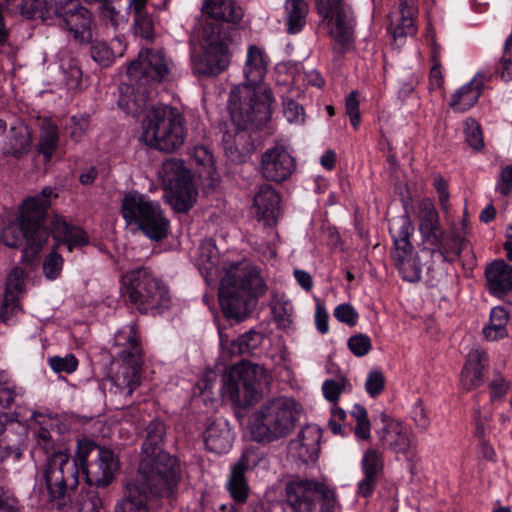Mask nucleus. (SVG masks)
I'll return each instance as SVG.
<instances>
[{"instance_id": "obj_49", "label": "nucleus", "mask_w": 512, "mask_h": 512, "mask_svg": "<svg viewBox=\"0 0 512 512\" xmlns=\"http://www.w3.org/2000/svg\"><path fill=\"white\" fill-rule=\"evenodd\" d=\"M359 93L351 91L345 98V110L349 116L350 123L355 130L358 129L361 122L360 103L358 99Z\"/></svg>"}, {"instance_id": "obj_2", "label": "nucleus", "mask_w": 512, "mask_h": 512, "mask_svg": "<svg viewBox=\"0 0 512 512\" xmlns=\"http://www.w3.org/2000/svg\"><path fill=\"white\" fill-rule=\"evenodd\" d=\"M202 12L211 21L203 26V50L192 57V70L199 78H210L224 72L230 64L229 45L239 36L237 27L243 10L234 0H204Z\"/></svg>"}, {"instance_id": "obj_44", "label": "nucleus", "mask_w": 512, "mask_h": 512, "mask_svg": "<svg viewBox=\"0 0 512 512\" xmlns=\"http://www.w3.org/2000/svg\"><path fill=\"white\" fill-rule=\"evenodd\" d=\"M103 1L104 2L100 7V16L104 21L110 22L115 28H118L127 23V14L129 11L125 14H122L117 10V7L112 3V1Z\"/></svg>"}, {"instance_id": "obj_11", "label": "nucleus", "mask_w": 512, "mask_h": 512, "mask_svg": "<svg viewBox=\"0 0 512 512\" xmlns=\"http://www.w3.org/2000/svg\"><path fill=\"white\" fill-rule=\"evenodd\" d=\"M317 14L335 43L334 52L344 57L356 40L357 18L354 8L345 0H318Z\"/></svg>"}, {"instance_id": "obj_3", "label": "nucleus", "mask_w": 512, "mask_h": 512, "mask_svg": "<svg viewBox=\"0 0 512 512\" xmlns=\"http://www.w3.org/2000/svg\"><path fill=\"white\" fill-rule=\"evenodd\" d=\"M237 94L232 91L229 110L233 130L223 133L222 145L227 158L232 162H244L256 149L258 138L255 133L271 119V90L246 91L236 103Z\"/></svg>"}, {"instance_id": "obj_55", "label": "nucleus", "mask_w": 512, "mask_h": 512, "mask_svg": "<svg viewBox=\"0 0 512 512\" xmlns=\"http://www.w3.org/2000/svg\"><path fill=\"white\" fill-rule=\"evenodd\" d=\"M465 136L467 144L475 151H481L484 148V140L481 126L475 121L467 122Z\"/></svg>"}, {"instance_id": "obj_29", "label": "nucleus", "mask_w": 512, "mask_h": 512, "mask_svg": "<svg viewBox=\"0 0 512 512\" xmlns=\"http://www.w3.org/2000/svg\"><path fill=\"white\" fill-rule=\"evenodd\" d=\"M478 75L452 94L449 106L454 112H466L478 102L484 90V83L477 80Z\"/></svg>"}, {"instance_id": "obj_18", "label": "nucleus", "mask_w": 512, "mask_h": 512, "mask_svg": "<svg viewBox=\"0 0 512 512\" xmlns=\"http://www.w3.org/2000/svg\"><path fill=\"white\" fill-rule=\"evenodd\" d=\"M373 427L384 448L397 454H409L413 438L401 422L381 411L373 416Z\"/></svg>"}, {"instance_id": "obj_31", "label": "nucleus", "mask_w": 512, "mask_h": 512, "mask_svg": "<svg viewBox=\"0 0 512 512\" xmlns=\"http://www.w3.org/2000/svg\"><path fill=\"white\" fill-rule=\"evenodd\" d=\"M394 259L403 281L416 283L421 280L423 264L414 250L398 251L394 255Z\"/></svg>"}, {"instance_id": "obj_64", "label": "nucleus", "mask_w": 512, "mask_h": 512, "mask_svg": "<svg viewBox=\"0 0 512 512\" xmlns=\"http://www.w3.org/2000/svg\"><path fill=\"white\" fill-rule=\"evenodd\" d=\"M412 418L417 426L422 431H425L430 424V420L427 416V411L423 406V403L420 399L414 404V407L411 411Z\"/></svg>"}, {"instance_id": "obj_16", "label": "nucleus", "mask_w": 512, "mask_h": 512, "mask_svg": "<svg viewBox=\"0 0 512 512\" xmlns=\"http://www.w3.org/2000/svg\"><path fill=\"white\" fill-rule=\"evenodd\" d=\"M122 286L124 294L139 311L147 313L156 308L160 282L149 268H137L126 273L122 277Z\"/></svg>"}, {"instance_id": "obj_1", "label": "nucleus", "mask_w": 512, "mask_h": 512, "mask_svg": "<svg viewBox=\"0 0 512 512\" xmlns=\"http://www.w3.org/2000/svg\"><path fill=\"white\" fill-rule=\"evenodd\" d=\"M49 422L52 419L43 416L38 420L40 427L35 432V453L45 457L43 474L50 496L60 499L77 488L80 471L85 475L89 458L94 459L102 446L87 438L79 439L72 459L68 446L55 440L48 428L42 426H49Z\"/></svg>"}, {"instance_id": "obj_15", "label": "nucleus", "mask_w": 512, "mask_h": 512, "mask_svg": "<svg viewBox=\"0 0 512 512\" xmlns=\"http://www.w3.org/2000/svg\"><path fill=\"white\" fill-rule=\"evenodd\" d=\"M282 512H334V504L317 481H290L285 488Z\"/></svg>"}, {"instance_id": "obj_47", "label": "nucleus", "mask_w": 512, "mask_h": 512, "mask_svg": "<svg viewBox=\"0 0 512 512\" xmlns=\"http://www.w3.org/2000/svg\"><path fill=\"white\" fill-rule=\"evenodd\" d=\"M333 316L341 323L354 327L359 321V313L350 303H341L333 311Z\"/></svg>"}, {"instance_id": "obj_4", "label": "nucleus", "mask_w": 512, "mask_h": 512, "mask_svg": "<svg viewBox=\"0 0 512 512\" xmlns=\"http://www.w3.org/2000/svg\"><path fill=\"white\" fill-rule=\"evenodd\" d=\"M264 373L263 367L245 360L232 366L220 380L217 372L207 370L196 382L193 395L210 408L219 397L229 400L235 408V415L242 417L260 395Z\"/></svg>"}, {"instance_id": "obj_6", "label": "nucleus", "mask_w": 512, "mask_h": 512, "mask_svg": "<svg viewBox=\"0 0 512 512\" xmlns=\"http://www.w3.org/2000/svg\"><path fill=\"white\" fill-rule=\"evenodd\" d=\"M58 197L51 187L23 200L19 207V217L2 230V241L8 247H18L25 243L22 259L32 261L49 239V232L43 225L52 200Z\"/></svg>"}, {"instance_id": "obj_20", "label": "nucleus", "mask_w": 512, "mask_h": 512, "mask_svg": "<svg viewBox=\"0 0 512 512\" xmlns=\"http://www.w3.org/2000/svg\"><path fill=\"white\" fill-rule=\"evenodd\" d=\"M188 128L183 112L162 103V152L172 153L185 143Z\"/></svg>"}, {"instance_id": "obj_28", "label": "nucleus", "mask_w": 512, "mask_h": 512, "mask_svg": "<svg viewBox=\"0 0 512 512\" xmlns=\"http://www.w3.org/2000/svg\"><path fill=\"white\" fill-rule=\"evenodd\" d=\"M280 195L272 187L266 185L260 188L254 196L253 203L259 218L269 226L275 225L280 209Z\"/></svg>"}, {"instance_id": "obj_13", "label": "nucleus", "mask_w": 512, "mask_h": 512, "mask_svg": "<svg viewBox=\"0 0 512 512\" xmlns=\"http://www.w3.org/2000/svg\"><path fill=\"white\" fill-rule=\"evenodd\" d=\"M162 189L168 193V203L179 213H187L198 196L191 171L182 159H162Z\"/></svg>"}, {"instance_id": "obj_34", "label": "nucleus", "mask_w": 512, "mask_h": 512, "mask_svg": "<svg viewBox=\"0 0 512 512\" xmlns=\"http://www.w3.org/2000/svg\"><path fill=\"white\" fill-rule=\"evenodd\" d=\"M148 0H128L127 10L134 15L133 32L141 38L149 39L154 32L151 16L146 12Z\"/></svg>"}, {"instance_id": "obj_41", "label": "nucleus", "mask_w": 512, "mask_h": 512, "mask_svg": "<svg viewBox=\"0 0 512 512\" xmlns=\"http://www.w3.org/2000/svg\"><path fill=\"white\" fill-rule=\"evenodd\" d=\"M483 370L484 366L479 356L465 363L461 372V382L466 390L476 389L483 384Z\"/></svg>"}, {"instance_id": "obj_39", "label": "nucleus", "mask_w": 512, "mask_h": 512, "mask_svg": "<svg viewBox=\"0 0 512 512\" xmlns=\"http://www.w3.org/2000/svg\"><path fill=\"white\" fill-rule=\"evenodd\" d=\"M142 122V133L140 141L149 148L158 150L160 148L159 127L160 114L155 105Z\"/></svg>"}, {"instance_id": "obj_12", "label": "nucleus", "mask_w": 512, "mask_h": 512, "mask_svg": "<svg viewBox=\"0 0 512 512\" xmlns=\"http://www.w3.org/2000/svg\"><path fill=\"white\" fill-rule=\"evenodd\" d=\"M116 354L121 358V364L112 377V388L115 394L130 396L140 379L141 349L139 338L133 325L120 329L115 335Z\"/></svg>"}, {"instance_id": "obj_35", "label": "nucleus", "mask_w": 512, "mask_h": 512, "mask_svg": "<svg viewBox=\"0 0 512 512\" xmlns=\"http://www.w3.org/2000/svg\"><path fill=\"white\" fill-rule=\"evenodd\" d=\"M267 71V61L264 52L256 45H250L244 67V75L247 81L255 85L262 81Z\"/></svg>"}, {"instance_id": "obj_25", "label": "nucleus", "mask_w": 512, "mask_h": 512, "mask_svg": "<svg viewBox=\"0 0 512 512\" xmlns=\"http://www.w3.org/2000/svg\"><path fill=\"white\" fill-rule=\"evenodd\" d=\"M184 474L180 459L162 450V499H176Z\"/></svg>"}, {"instance_id": "obj_14", "label": "nucleus", "mask_w": 512, "mask_h": 512, "mask_svg": "<svg viewBox=\"0 0 512 512\" xmlns=\"http://www.w3.org/2000/svg\"><path fill=\"white\" fill-rule=\"evenodd\" d=\"M121 214L132 232L141 231L152 240L160 239V210L157 202L138 192H129L122 199Z\"/></svg>"}, {"instance_id": "obj_59", "label": "nucleus", "mask_w": 512, "mask_h": 512, "mask_svg": "<svg viewBox=\"0 0 512 512\" xmlns=\"http://www.w3.org/2000/svg\"><path fill=\"white\" fill-rule=\"evenodd\" d=\"M495 190L504 197L512 194V164L505 166L501 170Z\"/></svg>"}, {"instance_id": "obj_19", "label": "nucleus", "mask_w": 512, "mask_h": 512, "mask_svg": "<svg viewBox=\"0 0 512 512\" xmlns=\"http://www.w3.org/2000/svg\"><path fill=\"white\" fill-rule=\"evenodd\" d=\"M295 169L296 160L284 144L276 143L261 156L260 172L268 181L276 183L286 181Z\"/></svg>"}, {"instance_id": "obj_38", "label": "nucleus", "mask_w": 512, "mask_h": 512, "mask_svg": "<svg viewBox=\"0 0 512 512\" xmlns=\"http://www.w3.org/2000/svg\"><path fill=\"white\" fill-rule=\"evenodd\" d=\"M6 10L19 12L27 18H46L48 15L49 0H3Z\"/></svg>"}, {"instance_id": "obj_48", "label": "nucleus", "mask_w": 512, "mask_h": 512, "mask_svg": "<svg viewBox=\"0 0 512 512\" xmlns=\"http://www.w3.org/2000/svg\"><path fill=\"white\" fill-rule=\"evenodd\" d=\"M91 56L99 65L109 66L115 59L116 53L104 42H95L91 47Z\"/></svg>"}, {"instance_id": "obj_45", "label": "nucleus", "mask_w": 512, "mask_h": 512, "mask_svg": "<svg viewBox=\"0 0 512 512\" xmlns=\"http://www.w3.org/2000/svg\"><path fill=\"white\" fill-rule=\"evenodd\" d=\"M347 347L354 356L363 357L372 350V341L368 335L357 333L348 338Z\"/></svg>"}, {"instance_id": "obj_54", "label": "nucleus", "mask_w": 512, "mask_h": 512, "mask_svg": "<svg viewBox=\"0 0 512 512\" xmlns=\"http://www.w3.org/2000/svg\"><path fill=\"white\" fill-rule=\"evenodd\" d=\"M415 14H411V11L401 15L400 22L393 31V38L395 41L399 39H405L408 35H414L416 33V26L414 21Z\"/></svg>"}, {"instance_id": "obj_30", "label": "nucleus", "mask_w": 512, "mask_h": 512, "mask_svg": "<svg viewBox=\"0 0 512 512\" xmlns=\"http://www.w3.org/2000/svg\"><path fill=\"white\" fill-rule=\"evenodd\" d=\"M32 144V134L22 121L11 126L8 140L2 150L5 155L20 157L29 152Z\"/></svg>"}, {"instance_id": "obj_36", "label": "nucleus", "mask_w": 512, "mask_h": 512, "mask_svg": "<svg viewBox=\"0 0 512 512\" xmlns=\"http://www.w3.org/2000/svg\"><path fill=\"white\" fill-rule=\"evenodd\" d=\"M59 141L58 126L50 120L43 121L40 129L38 152L43 155L46 162H49L56 154Z\"/></svg>"}, {"instance_id": "obj_57", "label": "nucleus", "mask_w": 512, "mask_h": 512, "mask_svg": "<svg viewBox=\"0 0 512 512\" xmlns=\"http://www.w3.org/2000/svg\"><path fill=\"white\" fill-rule=\"evenodd\" d=\"M283 113L290 123L300 124L304 122V107L293 99H286L283 102Z\"/></svg>"}, {"instance_id": "obj_10", "label": "nucleus", "mask_w": 512, "mask_h": 512, "mask_svg": "<svg viewBox=\"0 0 512 512\" xmlns=\"http://www.w3.org/2000/svg\"><path fill=\"white\" fill-rule=\"evenodd\" d=\"M299 419L297 402L279 397L264 403L249 419L253 441L266 445L286 437Z\"/></svg>"}, {"instance_id": "obj_21", "label": "nucleus", "mask_w": 512, "mask_h": 512, "mask_svg": "<svg viewBox=\"0 0 512 512\" xmlns=\"http://www.w3.org/2000/svg\"><path fill=\"white\" fill-rule=\"evenodd\" d=\"M119 470V459L114 452L102 447L87 467L84 477L89 485L106 487L112 483Z\"/></svg>"}, {"instance_id": "obj_5", "label": "nucleus", "mask_w": 512, "mask_h": 512, "mask_svg": "<svg viewBox=\"0 0 512 512\" xmlns=\"http://www.w3.org/2000/svg\"><path fill=\"white\" fill-rule=\"evenodd\" d=\"M224 276L218 290V299L223 316L239 323L250 313L267 286L261 270L251 259L223 262Z\"/></svg>"}, {"instance_id": "obj_24", "label": "nucleus", "mask_w": 512, "mask_h": 512, "mask_svg": "<svg viewBox=\"0 0 512 512\" xmlns=\"http://www.w3.org/2000/svg\"><path fill=\"white\" fill-rule=\"evenodd\" d=\"M206 450L215 454H226L232 448L234 434L229 421L224 417L212 419L203 433Z\"/></svg>"}, {"instance_id": "obj_9", "label": "nucleus", "mask_w": 512, "mask_h": 512, "mask_svg": "<svg viewBox=\"0 0 512 512\" xmlns=\"http://www.w3.org/2000/svg\"><path fill=\"white\" fill-rule=\"evenodd\" d=\"M419 232L422 238V251H429L431 256H439L443 262L453 263L466 248L467 240L455 232H446L440 223L439 212L434 202L422 198L415 206Z\"/></svg>"}, {"instance_id": "obj_62", "label": "nucleus", "mask_w": 512, "mask_h": 512, "mask_svg": "<svg viewBox=\"0 0 512 512\" xmlns=\"http://www.w3.org/2000/svg\"><path fill=\"white\" fill-rule=\"evenodd\" d=\"M433 187L438 195L440 206L443 210L448 209L450 193L448 190V182L441 175H437L433 179Z\"/></svg>"}, {"instance_id": "obj_52", "label": "nucleus", "mask_w": 512, "mask_h": 512, "mask_svg": "<svg viewBox=\"0 0 512 512\" xmlns=\"http://www.w3.org/2000/svg\"><path fill=\"white\" fill-rule=\"evenodd\" d=\"M289 452L297 457L303 463L315 462L318 459L320 449H316V451H311L310 446H306L305 443L301 441H293L291 440L289 443Z\"/></svg>"}, {"instance_id": "obj_60", "label": "nucleus", "mask_w": 512, "mask_h": 512, "mask_svg": "<svg viewBox=\"0 0 512 512\" xmlns=\"http://www.w3.org/2000/svg\"><path fill=\"white\" fill-rule=\"evenodd\" d=\"M19 300V298L13 297L9 300L7 296H4V301L0 311V318L3 322L11 323L13 317L17 316L21 312Z\"/></svg>"}, {"instance_id": "obj_8", "label": "nucleus", "mask_w": 512, "mask_h": 512, "mask_svg": "<svg viewBox=\"0 0 512 512\" xmlns=\"http://www.w3.org/2000/svg\"><path fill=\"white\" fill-rule=\"evenodd\" d=\"M126 73L131 84L122 88L118 104L126 113L137 114L157 95L160 52L151 49L141 50L137 59L128 65Z\"/></svg>"}, {"instance_id": "obj_43", "label": "nucleus", "mask_w": 512, "mask_h": 512, "mask_svg": "<svg viewBox=\"0 0 512 512\" xmlns=\"http://www.w3.org/2000/svg\"><path fill=\"white\" fill-rule=\"evenodd\" d=\"M25 292V273L21 268L15 267L7 276L5 294L9 300L19 298Z\"/></svg>"}, {"instance_id": "obj_63", "label": "nucleus", "mask_w": 512, "mask_h": 512, "mask_svg": "<svg viewBox=\"0 0 512 512\" xmlns=\"http://www.w3.org/2000/svg\"><path fill=\"white\" fill-rule=\"evenodd\" d=\"M510 388V382L504 378L493 380L489 384L490 400L492 402L501 401L504 399Z\"/></svg>"}, {"instance_id": "obj_61", "label": "nucleus", "mask_w": 512, "mask_h": 512, "mask_svg": "<svg viewBox=\"0 0 512 512\" xmlns=\"http://www.w3.org/2000/svg\"><path fill=\"white\" fill-rule=\"evenodd\" d=\"M89 128L88 117L73 116L71 118L70 137L75 142H80Z\"/></svg>"}, {"instance_id": "obj_27", "label": "nucleus", "mask_w": 512, "mask_h": 512, "mask_svg": "<svg viewBox=\"0 0 512 512\" xmlns=\"http://www.w3.org/2000/svg\"><path fill=\"white\" fill-rule=\"evenodd\" d=\"M50 225L55 241L65 244L69 251L88 244L86 232L78 226L69 225L61 216H53Z\"/></svg>"}, {"instance_id": "obj_51", "label": "nucleus", "mask_w": 512, "mask_h": 512, "mask_svg": "<svg viewBox=\"0 0 512 512\" xmlns=\"http://www.w3.org/2000/svg\"><path fill=\"white\" fill-rule=\"evenodd\" d=\"M191 158L197 166L205 169L207 174L214 170V158L211 151L204 145H197L191 152Z\"/></svg>"}, {"instance_id": "obj_32", "label": "nucleus", "mask_w": 512, "mask_h": 512, "mask_svg": "<svg viewBox=\"0 0 512 512\" xmlns=\"http://www.w3.org/2000/svg\"><path fill=\"white\" fill-rule=\"evenodd\" d=\"M284 9L287 33L291 35L300 33L307 23L308 3L306 0H286Z\"/></svg>"}, {"instance_id": "obj_26", "label": "nucleus", "mask_w": 512, "mask_h": 512, "mask_svg": "<svg viewBox=\"0 0 512 512\" xmlns=\"http://www.w3.org/2000/svg\"><path fill=\"white\" fill-rule=\"evenodd\" d=\"M485 278L493 296L503 297L512 291V266L503 259H496L486 267Z\"/></svg>"}, {"instance_id": "obj_22", "label": "nucleus", "mask_w": 512, "mask_h": 512, "mask_svg": "<svg viewBox=\"0 0 512 512\" xmlns=\"http://www.w3.org/2000/svg\"><path fill=\"white\" fill-rule=\"evenodd\" d=\"M252 470L247 455H242L239 460L230 466L227 475L225 489L235 505H245L251 498V488L247 478V472Z\"/></svg>"}, {"instance_id": "obj_58", "label": "nucleus", "mask_w": 512, "mask_h": 512, "mask_svg": "<svg viewBox=\"0 0 512 512\" xmlns=\"http://www.w3.org/2000/svg\"><path fill=\"white\" fill-rule=\"evenodd\" d=\"M410 221L405 220L398 230V236L394 237V245L396 247V252L398 251H406V250H414V246L410 241V237L412 235Z\"/></svg>"}, {"instance_id": "obj_23", "label": "nucleus", "mask_w": 512, "mask_h": 512, "mask_svg": "<svg viewBox=\"0 0 512 512\" xmlns=\"http://www.w3.org/2000/svg\"><path fill=\"white\" fill-rule=\"evenodd\" d=\"M363 478L358 482V494L370 498L384 471V458L381 452L374 448L367 449L361 459Z\"/></svg>"}, {"instance_id": "obj_56", "label": "nucleus", "mask_w": 512, "mask_h": 512, "mask_svg": "<svg viewBox=\"0 0 512 512\" xmlns=\"http://www.w3.org/2000/svg\"><path fill=\"white\" fill-rule=\"evenodd\" d=\"M63 267V258L57 252L52 251L43 262V272L46 278L56 279Z\"/></svg>"}, {"instance_id": "obj_50", "label": "nucleus", "mask_w": 512, "mask_h": 512, "mask_svg": "<svg viewBox=\"0 0 512 512\" xmlns=\"http://www.w3.org/2000/svg\"><path fill=\"white\" fill-rule=\"evenodd\" d=\"M386 380L380 370H372L368 373L365 390L371 398L378 397L385 389Z\"/></svg>"}, {"instance_id": "obj_17", "label": "nucleus", "mask_w": 512, "mask_h": 512, "mask_svg": "<svg viewBox=\"0 0 512 512\" xmlns=\"http://www.w3.org/2000/svg\"><path fill=\"white\" fill-rule=\"evenodd\" d=\"M55 13L61 26L80 43L91 41L92 15L82 5L80 0H60L55 7Z\"/></svg>"}, {"instance_id": "obj_37", "label": "nucleus", "mask_w": 512, "mask_h": 512, "mask_svg": "<svg viewBox=\"0 0 512 512\" xmlns=\"http://www.w3.org/2000/svg\"><path fill=\"white\" fill-rule=\"evenodd\" d=\"M59 70L62 74V83L68 90L79 88L82 80V71L77 61L68 51H60L58 54Z\"/></svg>"}, {"instance_id": "obj_53", "label": "nucleus", "mask_w": 512, "mask_h": 512, "mask_svg": "<svg viewBox=\"0 0 512 512\" xmlns=\"http://www.w3.org/2000/svg\"><path fill=\"white\" fill-rule=\"evenodd\" d=\"M50 367L56 373H72L77 369L78 360L73 354H67L64 357L53 356L48 360Z\"/></svg>"}, {"instance_id": "obj_7", "label": "nucleus", "mask_w": 512, "mask_h": 512, "mask_svg": "<svg viewBox=\"0 0 512 512\" xmlns=\"http://www.w3.org/2000/svg\"><path fill=\"white\" fill-rule=\"evenodd\" d=\"M160 486V434L148 433L141 451L135 477L126 484L123 499L115 512H150L149 503L159 494Z\"/></svg>"}, {"instance_id": "obj_46", "label": "nucleus", "mask_w": 512, "mask_h": 512, "mask_svg": "<svg viewBox=\"0 0 512 512\" xmlns=\"http://www.w3.org/2000/svg\"><path fill=\"white\" fill-rule=\"evenodd\" d=\"M322 437V431L317 425H306L301 429L296 439L293 441H301L306 446H310L311 451L320 449V440Z\"/></svg>"}, {"instance_id": "obj_42", "label": "nucleus", "mask_w": 512, "mask_h": 512, "mask_svg": "<svg viewBox=\"0 0 512 512\" xmlns=\"http://www.w3.org/2000/svg\"><path fill=\"white\" fill-rule=\"evenodd\" d=\"M23 394V388L15 384L7 372L0 371V404L3 407H9L18 396Z\"/></svg>"}, {"instance_id": "obj_40", "label": "nucleus", "mask_w": 512, "mask_h": 512, "mask_svg": "<svg viewBox=\"0 0 512 512\" xmlns=\"http://www.w3.org/2000/svg\"><path fill=\"white\" fill-rule=\"evenodd\" d=\"M262 342V333L255 331L254 329H250L232 341L230 352L232 355H252Z\"/></svg>"}, {"instance_id": "obj_33", "label": "nucleus", "mask_w": 512, "mask_h": 512, "mask_svg": "<svg viewBox=\"0 0 512 512\" xmlns=\"http://www.w3.org/2000/svg\"><path fill=\"white\" fill-rule=\"evenodd\" d=\"M219 251L213 239L203 241L199 247L198 269L207 282L217 275Z\"/></svg>"}]
</instances>
